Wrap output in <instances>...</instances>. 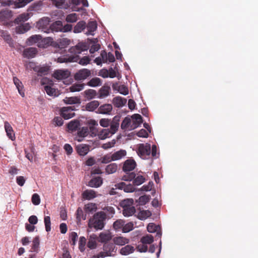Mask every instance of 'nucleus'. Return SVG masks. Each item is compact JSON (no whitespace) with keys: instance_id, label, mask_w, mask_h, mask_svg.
Instances as JSON below:
<instances>
[{"instance_id":"nucleus-50","label":"nucleus","mask_w":258,"mask_h":258,"mask_svg":"<svg viewBox=\"0 0 258 258\" xmlns=\"http://www.w3.org/2000/svg\"><path fill=\"white\" fill-rule=\"evenodd\" d=\"M153 236L149 234L143 236L141 239V242L144 244H151L153 242Z\"/></svg>"},{"instance_id":"nucleus-11","label":"nucleus","mask_w":258,"mask_h":258,"mask_svg":"<svg viewBox=\"0 0 258 258\" xmlns=\"http://www.w3.org/2000/svg\"><path fill=\"white\" fill-rule=\"evenodd\" d=\"M88 47L85 43H79L76 46L70 48V51L75 54H80L82 51L87 50Z\"/></svg>"},{"instance_id":"nucleus-36","label":"nucleus","mask_w":258,"mask_h":258,"mask_svg":"<svg viewBox=\"0 0 258 258\" xmlns=\"http://www.w3.org/2000/svg\"><path fill=\"white\" fill-rule=\"evenodd\" d=\"M64 103L67 104H80V99L78 97H66L63 100Z\"/></svg>"},{"instance_id":"nucleus-10","label":"nucleus","mask_w":258,"mask_h":258,"mask_svg":"<svg viewBox=\"0 0 258 258\" xmlns=\"http://www.w3.org/2000/svg\"><path fill=\"white\" fill-rule=\"evenodd\" d=\"M49 22V19L48 18H43L38 22L37 26L44 32L48 33L50 32Z\"/></svg>"},{"instance_id":"nucleus-5","label":"nucleus","mask_w":258,"mask_h":258,"mask_svg":"<svg viewBox=\"0 0 258 258\" xmlns=\"http://www.w3.org/2000/svg\"><path fill=\"white\" fill-rule=\"evenodd\" d=\"M136 176L135 172H132L129 174L124 175L121 179L124 181H131L134 179L133 183L136 185H139L145 182V179L142 175Z\"/></svg>"},{"instance_id":"nucleus-27","label":"nucleus","mask_w":258,"mask_h":258,"mask_svg":"<svg viewBox=\"0 0 258 258\" xmlns=\"http://www.w3.org/2000/svg\"><path fill=\"white\" fill-rule=\"evenodd\" d=\"M99 104L98 101L93 100L86 104L85 109L89 111H93L96 109L98 108Z\"/></svg>"},{"instance_id":"nucleus-63","label":"nucleus","mask_w":258,"mask_h":258,"mask_svg":"<svg viewBox=\"0 0 258 258\" xmlns=\"http://www.w3.org/2000/svg\"><path fill=\"white\" fill-rule=\"evenodd\" d=\"M133 223L132 222H129L123 225L122 231L124 233L128 232L132 230L133 229Z\"/></svg>"},{"instance_id":"nucleus-40","label":"nucleus","mask_w":258,"mask_h":258,"mask_svg":"<svg viewBox=\"0 0 258 258\" xmlns=\"http://www.w3.org/2000/svg\"><path fill=\"white\" fill-rule=\"evenodd\" d=\"M132 118L134 124L133 126L134 128L138 127L143 122V118L139 114H134L132 116Z\"/></svg>"},{"instance_id":"nucleus-4","label":"nucleus","mask_w":258,"mask_h":258,"mask_svg":"<svg viewBox=\"0 0 258 258\" xmlns=\"http://www.w3.org/2000/svg\"><path fill=\"white\" fill-rule=\"evenodd\" d=\"M13 16V12L8 9H3L0 11V22L4 25H10L12 23L11 21Z\"/></svg>"},{"instance_id":"nucleus-54","label":"nucleus","mask_w":258,"mask_h":258,"mask_svg":"<svg viewBox=\"0 0 258 258\" xmlns=\"http://www.w3.org/2000/svg\"><path fill=\"white\" fill-rule=\"evenodd\" d=\"M89 134V129L87 126H84L82 127L78 132V136L81 138H84L88 136Z\"/></svg>"},{"instance_id":"nucleus-41","label":"nucleus","mask_w":258,"mask_h":258,"mask_svg":"<svg viewBox=\"0 0 258 258\" xmlns=\"http://www.w3.org/2000/svg\"><path fill=\"white\" fill-rule=\"evenodd\" d=\"M13 81L17 88L18 89L20 94L22 97H24L25 96V94L24 92L23 91V86L22 82L17 77L13 78Z\"/></svg>"},{"instance_id":"nucleus-15","label":"nucleus","mask_w":258,"mask_h":258,"mask_svg":"<svg viewBox=\"0 0 258 258\" xmlns=\"http://www.w3.org/2000/svg\"><path fill=\"white\" fill-rule=\"evenodd\" d=\"M116 188L123 189L126 192H132L135 191V188L131 184H126L123 182H121L115 185Z\"/></svg>"},{"instance_id":"nucleus-55","label":"nucleus","mask_w":258,"mask_h":258,"mask_svg":"<svg viewBox=\"0 0 258 258\" xmlns=\"http://www.w3.org/2000/svg\"><path fill=\"white\" fill-rule=\"evenodd\" d=\"M111 161H113V159L111 154L105 155L101 158V162L103 164H106Z\"/></svg>"},{"instance_id":"nucleus-62","label":"nucleus","mask_w":258,"mask_h":258,"mask_svg":"<svg viewBox=\"0 0 258 258\" xmlns=\"http://www.w3.org/2000/svg\"><path fill=\"white\" fill-rule=\"evenodd\" d=\"M131 120L130 118H128V117H125L123 119V120L122 121V122L121 124V128L122 130L127 129L129 125L131 123Z\"/></svg>"},{"instance_id":"nucleus-59","label":"nucleus","mask_w":258,"mask_h":258,"mask_svg":"<svg viewBox=\"0 0 258 258\" xmlns=\"http://www.w3.org/2000/svg\"><path fill=\"white\" fill-rule=\"evenodd\" d=\"M44 222L45 224V229L47 232H49L51 230V221L49 216H45Z\"/></svg>"},{"instance_id":"nucleus-31","label":"nucleus","mask_w":258,"mask_h":258,"mask_svg":"<svg viewBox=\"0 0 258 258\" xmlns=\"http://www.w3.org/2000/svg\"><path fill=\"white\" fill-rule=\"evenodd\" d=\"M62 24L60 21H57L53 23L50 26V32H62Z\"/></svg>"},{"instance_id":"nucleus-14","label":"nucleus","mask_w":258,"mask_h":258,"mask_svg":"<svg viewBox=\"0 0 258 258\" xmlns=\"http://www.w3.org/2000/svg\"><path fill=\"white\" fill-rule=\"evenodd\" d=\"M112 106L110 104H104L99 106L96 112L99 114L110 115L112 110Z\"/></svg>"},{"instance_id":"nucleus-7","label":"nucleus","mask_w":258,"mask_h":258,"mask_svg":"<svg viewBox=\"0 0 258 258\" xmlns=\"http://www.w3.org/2000/svg\"><path fill=\"white\" fill-rule=\"evenodd\" d=\"M33 0H8L3 2L2 4L3 6H11L14 5L15 8H22L26 6L27 4L32 2Z\"/></svg>"},{"instance_id":"nucleus-61","label":"nucleus","mask_w":258,"mask_h":258,"mask_svg":"<svg viewBox=\"0 0 258 258\" xmlns=\"http://www.w3.org/2000/svg\"><path fill=\"white\" fill-rule=\"evenodd\" d=\"M78 237V234L75 232H72L70 233V243L72 245H75L76 244Z\"/></svg>"},{"instance_id":"nucleus-28","label":"nucleus","mask_w":258,"mask_h":258,"mask_svg":"<svg viewBox=\"0 0 258 258\" xmlns=\"http://www.w3.org/2000/svg\"><path fill=\"white\" fill-rule=\"evenodd\" d=\"M126 155V151L124 150H120L112 154L113 161H116L121 159Z\"/></svg>"},{"instance_id":"nucleus-33","label":"nucleus","mask_w":258,"mask_h":258,"mask_svg":"<svg viewBox=\"0 0 258 258\" xmlns=\"http://www.w3.org/2000/svg\"><path fill=\"white\" fill-rule=\"evenodd\" d=\"M29 18V16L28 13H23L19 15L14 20V22L15 24H19L21 23L25 22L27 21Z\"/></svg>"},{"instance_id":"nucleus-37","label":"nucleus","mask_w":258,"mask_h":258,"mask_svg":"<svg viewBox=\"0 0 258 258\" xmlns=\"http://www.w3.org/2000/svg\"><path fill=\"white\" fill-rule=\"evenodd\" d=\"M80 125V122L78 120L75 119L71 120L67 124V127L69 131L72 132L76 131L77 130Z\"/></svg>"},{"instance_id":"nucleus-32","label":"nucleus","mask_w":258,"mask_h":258,"mask_svg":"<svg viewBox=\"0 0 258 258\" xmlns=\"http://www.w3.org/2000/svg\"><path fill=\"white\" fill-rule=\"evenodd\" d=\"M112 135L111 132L109 129H102L98 132L97 136L100 140H104L110 137Z\"/></svg>"},{"instance_id":"nucleus-3","label":"nucleus","mask_w":258,"mask_h":258,"mask_svg":"<svg viewBox=\"0 0 258 258\" xmlns=\"http://www.w3.org/2000/svg\"><path fill=\"white\" fill-rule=\"evenodd\" d=\"M106 218V214L103 212H98L94 215L93 226L96 229H102L104 226V221Z\"/></svg>"},{"instance_id":"nucleus-6","label":"nucleus","mask_w":258,"mask_h":258,"mask_svg":"<svg viewBox=\"0 0 258 258\" xmlns=\"http://www.w3.org/2000/svg\"><path fill=\"white\" fill-rule=\"evenodd\" d=\"M74 110V106L63 107L60 109V114L64 119H69L75 115V113L73 112Z\"/></svg>"},{"instance_id":"nucleus-43","label":"nucleus","mask_w":258,"mask_h":258,"mask_svg":"<svg viewBox=\"0 0 258 258\" xmlns=\"http://www.w3.org/2000/svg\"><path fill=\"white\" fill-rule=\"evenodd\" d=\"M136 209L134 206L123 208L122 214L125 217H130L132 216L136 212Z\"/></svg>"},{"instance_id":"nucleus-60","label":"nucleus","mask_w":258,"mask_h":258,"mask_svg":"<svg viewBox=\"0 0 258 258\" xmlns=\"http://www.w3.org/2000/svg\"><path fill=\"white\" fill-rule=\"evenodd\" d=\"M117 90L120 94H123L124 95H126L128 94V88L124 85H119L118 87Z\"/></svg>"},{"instance_id":"nucleus-64","label":"nucleus","mask_w":258,"mask_h":258,"mask_svg":"<svg viewBox=\"0 0 258 258\" xmlns=\"http://www.w3.org/2000/svg\"><path fill=\"white\" fill-rule=\"evenodd\" d=\"M32 203L34 205H38L40 203V198L37 194H34L31 199Z\"/></svg>"},{"instance_id":"nucleus-20","label":"nucleus","mask_w":258,"mask_h":258,"mask_svg":"<svg viewBox=\"0 0 258 258\" xmlns=\"http://www.w3.org/2000/svg\"><path fill=\"white\" fill-rule=\"evenodd\" d=\"M37 53V50L36 48L29 47L25 49L23 55L24 57L28 58L34 57Z\"/></svg>"},{"instance_id":"nucleus-48","label":"nucleus","mask_w":258,"mask_h":258,"mask_svg":"<svg viewBox=\"0 0 258 258\" xmlns=\"http://www.w3.org/2000/svg\"><path fill=\"white\" fill-rule=\"evenodd\" d=\"M30 152L27 149L25 150V157L30 161H33V156L34 155V148L33 146H30L29 148Z\"/></svg>"},{"instance_id":"nucleus-56","label":"nucleus","mask_w":258,"mask_h":258,"mask_svg":"<svg viewBox=\"0 0 258 258\" xmlns=\"http://www.w3.org/2000/svg\"><path fill=\"white\" fill-rule=\"evenodd\" d=\"M39 245V237L36 236L33 240L32 245L31 247L32 251H36Z\"/></svg>"},{"instance_id":"nucleus-8","label":"nucleus","mask_w":258,"mask_h":258,"mask_svg":"<svg viewBox=\"0 0 258 258\" xmlns=\"http://www.w3.org/2000/svg\"><path fill=\"white\" fill-rule=\"evenodd\" d=\"M136 162L134 159H127L123 163L122 170L126 173L125 174H129L131 173L130 171L136 168Z\"/></svg>"},{"instance_id":"nucleus-47","label":"nucleus","mask_w":258,"mask_h":258,"mask_svg":"<svg viewBox=\"0 0 258 258\" xmlns=\"http://www.w3.org/2000/svg\"><path fill=\"white\" fill-rule=\"evenodd\" d=\"M134 200L132 199H126L121 201L120 206L123 209L134 206Z\"/></svg>"},{"instance_id":"nucleus-30","label":"nucleus","mask_w":258,"mask_h":258,"mask_svg":"<svg viewBox=\"0 0 258 258\" xmlns=\"http://www.w3.org/2000/svg\"><path fill=\"white\" fill-rule=\"evenodd\" d=\"M135 251L134 247L131 245H127L122 247L120 250V253L121 255H127L132 253Z\"/></svg>"},{"instance_id":"nucleus-22","label":"nucleus","mask_w":258,"mask_h":258,"mask_svg":"<svg viewBox=\"0 0 258 258\" xmlns=\"http://www.w3.org/2000/svg\"><path fill=\"white\" fill-rule=\"evenodd\" d=\"M0 34L1 37L4 39V40L7 42L8 44H9L10 47H13L14 43L13 40L11 36V35L9 34V32L7 31L1 30L0 31Z\"/></svg>"},{"instance_id":"nucleus-9","label":"nucleus","mask_w":258,"mask_h":258,"mask_svg":"<svg viewBox=\"0 0 258 258\" xmlns=\"http://www.w3.org/2000/svg\"><path fill=\"white\" fill-rule=\"evenodd\" d=\"M91 75V71L87 69H82L78 71L74 75L76 80L81 81L87 79Z\"/></svg>"},{"instance_id":"nucleus-44","label":"nucleus","mask_w":258,"mask_h":258,"mask_svg":"<svg viewBox=\"0 0 258 258\" xmlns=\"http://www.w3.org/2000/svg\"><path fill=\"white\" fill-rule=\"evenodd\" d=\"M85 97L88 100L94 98L97 95V92L93 89H88L84 92Z\"/></svg>"},{"instance_id":"nucleus-45","label":"nucleus","mask_w":258,"mask_h":258,"mask_svg":"<svg viewBox=\"0 0 258 258\" xmlns=\"http://www.w3.org/2000/svg\"><path fill=\"white\" fill-rule=\"evenodd\" d=\"M98 241L100 242H106L111 239V235L109 233L102 232L99 234Z\"/></svg>"},{"instance_id":"nucleus-39","label":"nucleus","mask_w":258,"mask_h":258,"mask_svg":"<svg viewBox=\"0 0 258 258\" xmlns=\"http://www.w3.org/2000/svg\"><path fill=\"white\" fill-rule=\"evenodd\" d=\"M96 209L97 206L94 203H90L85 205L84 210L86 214H92Z\"/></svg>"},{"instance_id":"nucleus-24","label":"nucleus","mask_w":258,"mask_h":258,"mask_svg":"<svg viewBox=\"0 0 258 258\" xmlns=\"http://www.w3.org/2000/svg\"><path fill=\"white\" fill-rule=\"evenodd\" d=\"M87 31L86 32V34L87 35H93V32L96 31L97 28V25L96 21H90L86 25Z\"/></svg>"},{"instance_id":"nucleus-29","label":"nucleus","mask_w":258,"mask_h":258,"mask_svg":"<svg viewBox=\"0 0 258 258\" xmlns=\"http://www.w3.org/2000/svg\"><path fill=\"white\" fill-rule=\"evenodd\" d=\"M129 241V239L122 236H116L113 238L114 244L118 245H123L127 244Z\"/></svg>"},{"instance_id":"nucleus-12","label":"nucleus","mask_w":258,"mask_h":258,"mask_svg":"<svg viewBox=\"0 0 258 258\" xmlns=\"http://www.w3.org/2000/svg\"><path fill=\"white\" fill-rule=\"evenodd\" d=\"M70 61L78 62L79 64L85 66L89 64L91 59L89 56H85L80 58L78 55L73 57H70L69 58Z\"/></svg>"},{"instance_id":"nucleus-2","label":"nucleus","mask_w":258,"mask_h":258,"mask_svg":"<svg viewBox=\"0 0 258 258\" xmlns=\"http://www.w3.org/2000/svg\"><path fill=\"white\" fill-rule=\"evenodd\" d=\"M117 248L113 243H105L103 246V251L99 252L100 256L102 258L106 256H114L117 251Z\"/></svg>"},{"instance_id":"nucleus-17","label":"nucleus","mask_w":258,"mask_h":258,"mask_svg":"<svg viewBox=\"0 0 258 258\" xmlns=\"http://www.w3.org/2000/svg\"><path fill=\"white\" fill-rule=\"evenodd\" d=\"M97 197L96 192L92 189H87L82 194V199L86 200H91Z\"/></svg>"},{"instance_id":"nucleus-34","label":"nucleus","mask_w":258,"mask_h":258,"mask_svg":"<svg viewBox=\"0 0 258 258\" xmlns=\"http://www.w3.org/2000/svg\"><path fill=\"white\" fill-rule=\"evenodd\" d=\"M86 27V23L84 21H79L74 27L73 31L75 33H80L85 29Z\"/></svg>"},{"instance_id":"nucleus-35","label":"nucleus","mask_w":258,"mask_h":258,"mask_svg":"<svg viewBox=\"0 0 258 258\" xmlns=\"http://www.w3.org/2000/svg\"><path fill=\"white\" fill-rule=\"evenodd\" d=\"M30 28L31 26L29 23H25L17 27L16 28V32L19 34L24 33L30 30Z\"/></svg>"},{"instance_id":"nucleus-23","label":"nucleus","mask_w":258,"mask_h":258,"mask_svg":"<svg viewBox=\"0 0 258 258\" xmlns=\"http://www.w3.org/2000/svg\"><path fill=\"white\" fill-rule=\"evenodd\" d=\"M126 99L120 96L114 97L112 100V103L114 105L117 107L120 108L124 106L126 103Z\"/></svg>"},{"instance_id":"nucleus-19","label":"nucleus","mask_w":258,"mask_h":258,"mask_svg":"<svg viewBox=\"0 0 258 258\" xmlns=\"http://www.w3.org/2000/svg\"><path fill=\"white\" fill-rule=\"evenodd\" d=\"M119 117L117 116H115L113 117L112 121L110 122V128L109 130L112 134H114L118 130L119 125Z\"/></svg>"},{"instance_id":"nucleus-1","label":"nucleus","mask_w":258,"mask_h":258,"mask_svg":"<svg viewBox=\"0 0 258 258\" xmlns=\"http://www.w3.org/2000/svg\"><path fill=\"white\" fill-rule=\"evenodd\" d=\"M137 152L138 155L143 159L149 158L151 154L153 158L156 159L159 157V153H157V146L153 145L151 147V145L148 143L138 145Z\"/></svg>"},{"instance_id":"nucleus-21","label":"nucleus","mask_w":258,"mask_h":258,"mask_svg":"<svg viewBox=\"0 0 258 258\" xmlns=\"http://www.w3.org/2000/svg\"><path fill=\"white\" fill-rule=\"evenodd\" d=\"M5 129L8 138L12 141L15 139V134L11 124L8 122H5Z\"/></svg>"},{"instance_id":"nucleus-42","label":"nucleus","mask_w":258,"mask_h":258,"mask_svg":"<svg viewBox=\"0 0 258 258\" xmlns=\"http://www.w3.org/2000/svg\"><path fill=\"white\" fill-rule=\"evenodd\" d=\"M87 85L89 86L95 87L100 86L102 85L101 80L97 77L93 78L91 79L88 83Z\"/></svg>"},{"instance_id":"nucleus-51","label":"nucleus","mask_w":258,"mask_h":258,"mask_svg":"<svg viewBox=\"0 0 258 258\" xmlns=\"http://www.w3.org/2000/svg\"><path fill=\"white\" fill-rule=\"evenodd\" d=\"M78 20V15L76 13H72L67 16L66 20L67 22L74 23Z\"/></svg>"},{"instance_id":"nucleus-58","label":"nucleus","mask_w":258,"mask_h":258,"mask_svg":"<svg viewBox=\"0 0 258 258\" xmlns=\"http://www.w3.org/2000/svg\"><path fill=\"white\" fill-rule=\"evenodd\" d=\"M150 200V196H147V195H144L142 196H141L138 200V202L141 205H144L146 203H147Z\"/></svg>"},{"instance_id":"nucleus-25","label":"nucleus","mask_w":258,"mask_h":258,"mask_svg":"<svg viewBox=\"0 0 258 258\" xmlns=\"http://www.w3.org/2000/svg\"><path fill=\"white\" fill-rule=\"evenodd\" d=\"M110 88L108 86H102L99 90L98 98H104L109 95Z\"/></svg>"},{"instance_id":"nucleus-26","label":"nucleus","mask_w":258,"mask_h":258,"mask_svg":"<svg viewBox=\"0 0 258 258\" xmlns=\"http://www.w3.org/2000/svg\"><path fill=\"white\" fill-rule=\"evenodd\" d=\"M76 150L77 153L80 156H85L88 153L89 151V147L87 145L82 144L78 145L76 148Z\"/></svg>"},{"instance_id":"nucleus-57","label":"nucleus","mask_w":258,"mask_h":258,"mask_svg":"<svg viewBox=\"0 0 258 258\" xmlns=\"http://www.w3.org/2000/svg\"><path fill=\"white\" fill-rule=\"evenodd\" d=\"M124 225V222L123 220H117L114 222L113 226L115 230H119L121 228L123 229V227Z\"/></svg>"},{"instance_id":"nucleus-46","label":"nucleus","mask_w":258,"mask_h":258,"mask_svg":"<svg viewBox=\"0 0 258 258\" xmlns=\"http://www.w3.org/2000/svg\"><path fill=\"white\" fill-rule=\"evenodd\" d=\"M117 169V165L116 163H111L105 168V172L108 174L115 173Z\"/></svg>"},{"instance_id":"nucleus-18","label":"nucleus","mask_w":258,"mask_h":258,"mask_svg":"<svg viewBox=\"0 0 258 258\" xmlns=\"http://www.w3.org/2000/svg\"><path fill=\"white\" fill-rule=\"evenodd\" d=\"M98 237L97 235L92 234L89 236L87 246L91 249H95L97 247V240Z\"/></svg>"},{"instance_id":"nucleus-13","label":"nucleus","mask_w":258,"mask_h":258,"mask_svg":"<svg viewBox=\"0 0 258 258\" xmlns=\"http://www.w3.org/2000/svg\"><path fill=\"white\" fill-rule=\"evenodd\" d=\"M70 72L68 70H58L54 71L53 77L57 80H62L68 78Z\"/></svg>"},{"instance_id":"nucleus-53","label":"nucleus","mask_w":258,"mask_h":258,"mask_svg":"<svg viewBox=\"0 0 258 258\" xmlns=\"http://www.w3.org/2000/svg\"><path fill=\"white\" fill-rule=\"evenodd\" d=\"M86 244V239L84 236H81L79 241V248L81 252H83L85 249Z\"/></svg>"},{"instance_id":"nucleus-52","label":"nucleus","mask_w":258,"mask_h":258,"mask_svg":"<svg viewBox=\"0 0 258 258\" xmlns=\"http://www.w3.org/2000/svg\"><path fill=\"white\" fill-rule=\"evenodd\" d=\"M84 87V84H75L70 87V90L72 92L80 91L83 89Z\"/></svg>"},{"instance_id":"nucleus-38","label":"nucleus","mask_w":258,"mask_h":258,"mask_svg":"<svg viewBox=\"0 0 258 258\" xmlns=\"http://www.w3.org/2000/svg\"><path fill=\"white\" fill-rule=\"evenodd\" d=\"M44 90L47 95L50 96H57L58 95V91L57 89L52 88L51 86L46 85L44 86Z\"/></svg>"},{"instance_id":"nucleus-49","label":"nucleus","mask_w":258,"mask_h":258,"mask_svg":"<svg viewBox=\"0 0 258 258\" xmlns=\"http://www.w3.org/2000/svg\"><path fill=\"white\" fill-rule=\"evenodd\" d=\"M42 39V37L39 35H32L27 40V43L29 45L38 42Z\"/></svg>"},{"instance_id":"nucleus-16","label":"nucleus","mask_w":258,"mask_h":258,"mask_svg":"<svg viewBox=\"0 0 258 258\" xmlns=\"http://www.w3.org/2000/svg\"><path fill=\"white\" fill-rule=\"evenodd\" d=\"M103 183V179L100 176L92 178L89 182L88 185L91 187L97 188Z\"/></svg>"}]
</instances>
